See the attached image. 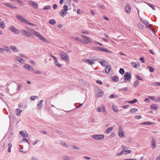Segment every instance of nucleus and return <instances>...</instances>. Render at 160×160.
<instances>
[{
    "label": "nucleus",
    "mask_w": 160,
    "mask_h": 160,
    "mask_svg": "<svg viewBox=\"0 0 160 160\" xmlns=\"http://www.w3.org/2000/svg\"><path fill=\"white\" fill-rule=\"evenodd\" d=\"M16 16L17 18L20 20L21 22H23L25 24H28L31 26H36L34 24L28 22L25 18H22V16L17 14L16 15Z\"/></svg>",
    "instance_id": "f257e3e1"
},
{
    "label": "nucleus",
    "mask_w": 160,
    "mask_h": 160,
    "mask_svg": "<svg viewBox=\"0 0 160 160\" xmlns=\"http://www.w3.org/2000/svg\"><path fill=\"white\" fill-rule=\"evenodd\" d=\"M59 54L64 61L69 62V57L67 54L63 51H61L59 52Z\"/></svg>",
    "instance_id": "f03ea898"
},
{
    "label": "nucleus",
    "mask_w": 160,
    "mask_h": 160,
    "mask_svg": "<svg viewBox=\"0 0 160 160\" xmlns=\"http://www.w3.org/2000/svg\"><path fill=\"white\" fill-rule=\"evenodd\" d=\"M22 33L27 38H29L32 36V33L29 31L25 29H22L21 30Z\"/></svg>",
    "instance_id": "7ed1b4c3"
},
{
    "label": "nucleus",
    "mask_w": 160,
    "mask_h": 160,
    "mask_svg": "<svg viewBox=\"0 0 160 160\" xmlns=\"http://www.w3.org/2000/svg\"><path fill=\"white\" fill-rule=\"evenodd\" d=\"M35 36L36 37L38 38L40 40H42L43 42L47 43L49 42V41L47 40L44 37L41 36L40 34L38 33V32H35Z\"/></svg>",
    "instance_id": "20e7f679"
},
{
    "label": "nucleus",
    "mask_w": 160,
    "mask_h": 160,
    "mask_svg": "<svg viewBox=\"0 0 160 160\" xmlns=\"http://www.w3.org/2000/svg\"><path fill=\"white\" fill-rule=\"evenodd\" d=\"M104 136L103 135H94L91 137L96 140H102L104 138Z\"/></svg>",
    "instance_id": "39448f33"
},
{
    "label": "nucleus",
    "mask_w": 160,
    "mask_h": 160,
    "mask_svg": "<svg viewBox=\"0 0 160 160\" xmlns=\"http://www.w3.org/2000/svg\"><path fill=\"white\" fill-rule=\"evenodd\" d=\"M124 77V79L126 81H129L131 80V75L128 72H127L125 73Z\"/></svg>",
    "instance_id": "423d86ee"
},
{
    "label": "nucleus",
    "mask_w": 160,
    "mask_h": 160,
    "mask_svg": "<svg viewBox=\"0 0 160 160\" xmlns=\"http://www.w3.org/2000/svg\"><path fill=\"white\" fill-rule=\"evenodd\" d=\"M118 134L119 137L121 138H122L124 137V133L121 126H119V127Z\"/></svg>",
    "instance_id": "0eeeda50"
},
{
    "label": "nucleus",
    "mask_w": 160,
    "mask_h": 160,
    "mask_svg": "<svg viewBox=\"0 0 160 160\" xmlns=\"http://www.w3.org/2000/svg\"><path fill=\"white\" fill-rule=\"evenodd\" d=\"M9 30L14 33L17 34H18L19 32V30L18 29H17L14 27L12 26L10 27L9 28Z\"/></svg>",
    "instance_id": "6e6552de"
},
{
    "label": "nucleus",
    "mask_w": 160,
    "mask_h": 160,
    "mask_svg": "<svg viewBox=\"0 0 160 160\" xmlns=\"http://www.w3.org/2000/svg\"><path fill=\"white\" fill-rule=\"evenodd\" d=\"M98 51H103L105 52L111 53H112V52L108 50V49L104 48L102 47H99L98 48Z\"/></svg>",
    "instance_id": "1a4fd4ad"
},
{
    "label": "nucleus",
    "mask_w": 160,
    "mask_h": 160,
    "mask_svg": "<svg viewBox=\"0 0 160 160\" xmlns=\"http://www.w3.org/2000/svg\"><path fill=\"white\" fill-rule=\"evenodd\" d=\"M29 4L32 7L35 9H36L38 7V4L33 1H29Z\"/></svg>",
    "instance_id": "9d476101"
},
{
    "label": "nucleus",
    "mask_w": 160,
    "mask_h": 160,
    "mask_svg": "<svg viewBox=\"0 0 160 160\" xmlns=\"http://www.w3.org/2000/svg\"><path fill=\"white\" fill-rule=\"evenodd\" d=\"M24 68L30 71H32L34 70L33 68L28 64H24Z\"/></svg>",
    "instance_id": "9b49d317"
},
{
    "label": "nucleus",
    "mask_w": 160,
    "mask_h": 160,
    "mask_svg": "<svg viewBox=\"0 0 160 160\" xmlns=\"http://www.w3.org/2000/svg\"><path fill=\"white\" fill-rule=\"evenodd\" d=\"M125 10L127 13H129L131 10V7L129 4H127L125 7Z\"/></svg>",
    "instance_id": "f8f14e48"
},
{
    "label": "nucleus",
    "mask_w": 160,
    "mask_h": 160,
    "mask_svg": "<svg viewBox=\"0 0 160 160\" xmlns=\"http://www.w3.org/2000/svg\"><path fill=\"white\" fill-rule=\"evenodd\" d=\"M4 4L6 6L12 9H17L18 8L16 7H15L12 4L8 3H5Z\"/></svg>",
    "instance_id": "ddd939ff"
},
{
    "label": "nucleus",
    "mask_w": 160,
    "mask_h": 160,
    "mask_svg": "<svg viewBox=\"0 0 160 160\" xmlns=\"http://www.w3.org/2000/svg\"><path fill=\"white\" fill-rule=\"evenodd\" d=\"M68 13V12L67 10H65L64 9L61 10L60 12V15L62 16L63 17L64 16L66 15Z\"/></svg>",
    "instance_id": "4468645a"
},
{
    "label": "nucleus",
    "mask_w": 160,
    "mask_h": 160,
    "mask_svg": "<svg viewBox=\"0 0 160 160\" xmlns=\"http://www.w3.org/2000/svg\"><path fill=\"white\" fill-rule=\"evenodd\" d=\"M19 133L22 137H27L28 136V134L26 132V131H20Z\"/></svg>",
    "instance_id": "2eb2a0df"
},
{
    "label": "nucleus",
    "mask_w": 160,
    "mask_h": 160,
    "mask_svg": "<svg viewBox=\"0 0 160 160\" xmlns=\"http://www.w3.org/2000/svg\"><path fill=\"white\" fill-rule=\"evenodd\" d=\"M111 66L109 65H107L105 68V71L106 73H108L110 71L111 69Z\"/></svg>",
    "instance_id": "dca6fc26"
},
{
    "label": "nucleus",
    "mask_w": 160,
    "mask_h": 160,
    "mask_svg": "<svg viewBox=\"0 0 160 160\" xmlns=\"http://www.w3.org/2000/svg\"><path fill=\"white\" fill-rule=\"evenodd\" d=\"M16 59L18 61L22 63H23L25 62V61L24 59L22 58H21L18 56L16 57Z\"/></svg>",
    "instance_id": "f3484780"
},
{
    "label": "nucleus",
    "mask_w": 160,
    "mask_h": 160,
    "mask_svg": "<svg viewBox=\"0 0 160 160\" xmlns=\"http://www.w3.org/2000/svg\"><path fill=\"white\" fill-rule=\"evenodd\" d=\"M81 36L82 38L86 39L88 42H92V41L91 40L90 38H89L88 37H87V36H86L83 34H82V35H81Z\"/></svg>",
    "instance_id": "a211bd4d"
},
{
    "label": "nucleus",
    "mask_w": 160,
    "mask_h": 160,
    "mask_svg": "<svg viewBox=\"0 0 160 160\" xmlns=\"http://www.w3.org/2000/svg\"><path fill=\"white\" fill-rule=\"evenodd\" d=\"M131 65L132 67L135 68H137V67L140 66V63L138 62H134L131 63Z\"/></svg>",
    "instance_id": "6ab92c4d"
},
{
    "label": "nucleus",
    "mask_w": 160,
    "mask_h": 160,
    "mask_svg": "<svg viewBox=\"0 0 160 160\" xmlns=\"http://www.w3.org/2000/svg\"><path fill=\"white\" fill-rule=\"evenodd\" d=\"M14 82L17 83L18 84L17 90L18 91H20L22 88V85L19 83H17L15 81H13Z\"/></svg>",
    "instance_id": "aec40b11"
},
{
    "label": "nucleus",
    "mask_w": 160,
    "mask_h": 160,
    "mask_svg": "<svg viewBox=\"0 0 160 160\" xmlns=\"http://www.w3.org/2000/svg\"><path fill=\"white\" fill-rule=\"evenodd\" d=\"M85 61L91 65L95 63L94 61L93 60L87 59Z\"/></svg>",
    "instance_id": "412c9836"
},
{
    "label": "nucleus",
    "mask_w": 160,
    "mask_h": 160,
    "mask_svg": "<svg viewBox=\"0 0 160 160\" xmlns=\"http://www.w3.org/2000/svg\"><path fill=\"white\" fill-rule=\"evenodd\" d=\"M22 110L19 109L18 108H17L15 110V112H16V114L18 116H19L21 115V113L22 112Z\"/></svg>",
    "instance_id": "4be33fe9"
},
{
    "label": "nucleus",
    "mask_w": 160,
    "mask_h": 160,
    "mask_svg": "<svg viewBox=\"0 0 160 160\" xmlns=\"http://www.w3.org/2000/svg\"><path fill=\"white\" fill-rule=\"evenodd\" d=\"M150 108L152 110H156L158 109V107L155 104H153L151 105Z\"/></svg>",
    "instance_id": "5701e85b"
},
{
    "label": "nucleus",
    "mask_w": 160,
    "mask_h": 160,
    "mask_svg": "<svg viewBox=\"0 0 160 160\" xmlns=\"http://www.w3.org/2000/svg\"><path fill=\"white\" fill-rule=\"evenodd\" d=\"M142 124L143 125H151L154 124V123L153 122H145L142 123Z\"/></svg>",
    "instance_id": "b1692460"
},
{
    "label": "nucleus",
    "mask_w": 160,
    "mask_h": 160,
    "mask_svg": "<svg viewBox=\"0 0 160 160\" xmlns=\"http://www.w3.org/2000/svg\"><path fill=\"white\" fill-rule=\"evenodd\" d=\"M43 100H41L38 104V108L39 109H40L43 105L42 103L43 102Z\"/></svg>",
    "instance_id": "393cba45"
},
{
    "label": "nucleus",
    "mask_w": 160,
    "mask_h": 160,
    "mask_svg": "<svg viewBox=\"0 0 160 160\" xmlns=\"http://www.w3.org/2000/svg\"><path fill=\"white\" fill-rule=\"evenodd\" d=\"M11 49L12 51L15 52H18V49L14 46H12L11 47Z\"/></svg>",
    "instance_id": "a878e982"
},
{
    "label": "nucleus",
    "mask_w": 160,
    "mask_h": 160,
    "mask_svg": "<svg viewBox=\"0 0 160 160\" xmlns=\"http://www.w3.org/2000/svg\"><path fill=\"white\" fill-rule=\"evenodd\" d=\"M26 29L29 30L30 31L33 32V33L35 35V32H37L33 29L30 27H27V28H26Z\"/></svg>",
    "instance_id": "bb28decb"
},
{
    "label": "nucleus",
    "mask_w": 160,
    "mask_h": 160,
    "mask_svg": "<svg viewBox=\"0 0 160 160\" xmlns=\"http://www.w3.org/2000/svg\"><path fill=\"white\" fill-rule=\"evenodd\" d=\"M54 64L55 66L59 68H61L62 67V65L58 62L57 59L55 61Z\"/></svg>",
    "instance_id": "cd10ccee"
},
{
    "label": "nucleus",
    "mask_w": 160,
    "mask_h": 160,
    "mask_svg": "<svg viewBox=\"0 0 160 160\" xmlns=\"http://www.w3.org/2000/svg\"><path fill=\"white\" fill-rule=\"evenodd\" d=\"M112 79L114 82H116L118 81L119 79L117 76H114L112 78Z\"/></svg>",
    "instance_id": "c85d7f7f"
},
{
    "label": "nucleus",
    "mask_w": 160,
    "mask_h": 160,
    "mask_svg": "<svg viewBox=\"0 0 160 160\" xmlns=\"http://www.w3.org/2000/svg\"><path fill=\"white\" fill-rule=\"evenodd\" d=\"M49 23L52 25H54L56 23V21L54 19H51L49 21Z\"/></svg>",
    "instance_id": "c756f323"
},
{
    "label": "nucleus",
    "mask_w": 160,
    "mask_h": 160,
    "mask_svg": "<svg viewBox=\"0 0 160 160\" xmlns=\"http://www.w3.org/2000/svg\"><path fill=\"white\" fill-rule=\"evenodd\" d=\"M8 152H11V148L12 147V145L10 143H9L8 144Z\"/></svg>",
    "instance_id": "7c9ffc66"
},
{
    "label": "nucleus",
    "mask_w": 160,
    "mask_h": 160,
    "mask_svg": "<svg viewBox=\"0 0 160 160\" xmlns=\"http://www.w3.org/2000/svg\"><path fill=\"white\" fill-rule=\"evenodd\" d=\"M146 3L151 7L153 10H156L155 7L152 4L148 3Z\"/></svg>",
    "instance_id": "2f4dec72"
},
{
    "label": "nucleus",
    "mask_w": 160,
    "mask_h": 160,
    "mask_svg": "<svg viewBox=\"0 0 160 160\" xmlns=\"http://www.w3.org/2000/svg\"><path fill=\"white\" fill-rule=\"evenodd\" d=\"M121 147L123 148V149L122 150V151L120 152V154L121 155V156L125 152V148H126L125 146L123 145Z\"/></svg>",
    "instance_id": "473e14b6"
},
{
    "label": "nucleus",
    "mask_w": 160,
    "mask_h": 160,
    "mask_svg": "<svg viewBox=\"0 0 160 160\" xmlns=\"http://www.w3.org/2000/svg\"><path fill=\"white\" fill-rule=\"evenodd\" d=\"M139 82L138 80H136V81H135L134 83L133 87L134 88H136L137 87L139 84Z\"/></svg>",
    "instance_id": "72a5a7b5"
},
{
    "label": "nucleus",
    "mask_w": 160,
    "mask_h": 160,
    "mask_svg": "<svg viewBox=\"0 0 160 160\" xmlns=\"http://www.w3.org/2000/svg\"><path fill=\"white\" fill-rule=\"evenodd\" d=\"M152 148L153 149H154L156 147V142L154 140H152Z\"/></svg>",
    "instance_id": "f704fd0d"
},
{
    "label": "nucleus",
    "mask_w": 160,
    "mask_h": 160,
    "mask_svg": "<svg viewBox=\"0 0 160 160\" xmlns=\"http://www.w3.org/2000/svg\"><path fill=\"white\" fill-rule=\"evenodd\" d=\"M138 111V109L135 108H133L130 110V112L131 113L135 112Z\"/></svg>",
    "instance_id": "c9c22d12"
},
{
    "label": "nucleus",
    "mask_w": 160,
    "mask_h": 160,
    "mask_svg": "<svg viewBox=\"0 0 160 160\" xmlns=\"http://www.w3.org/2000/svg\"><path fill=\"white\" fill-rule=\"evenodd\" d=\"M113 110L115 112H117L118 111V108L115 106L112 105V106Z\"/></svg>",
    "instance_id": "e433bc0d"
},
{
    "label": "nucleus",
    "mask_w": 160,
    "mask_h": 160,
    "mask_svg": "<svg viewBox=\"0 0 160 160\" xmlns=\"http://www.w3.org/2000/svg\"><path fill=\"white\" fill-rule=\"evenodd\" d=\"M60 143L62 145L63 147H65L67 148L69 147V146L67 145L64 142H63L62 141L60 142Z\"/></svg>",
    "instance_id": "4c0bfd02"
},
{
    "label": "nucleus",
    "mask_w": 160,
    "mask_h": 160,
    "mask_svg": "<svg viewBox=\"0 0 160 160\" xmlns=\"http://www.w3.org/2000/svg\"><path fill=\"white\" fill-rule=\"evenodd\" d=\"M119 73L122 75L125 73V71L123 68H120L119 70Z\"/></svg>",
    "instance_id": "58836bf2"
},
{
    "label": "nucleus",
    "mask_w": 160,
    "mask_h": 160,
    "mask_svg": "<svg viewBox=\"0 0 160 160\" xmlns=\"http://www.w3.org/2000/svg\"><path fill=\"white\" fill-rule=\"evenodd\" d=\"M38 98V97L36 96H32L30 97V99L32 101H33Z\"/></svg>",
    "instance_id": "ea45409f"
},
{
    "label": "nucleus",
    "mask_w": 160,
    "mask_h": 160,
    "mask_svg": "<svg viewBox=\"0 0 160 160\" xmlns=\"http://www.w3.org/2000/svg\"><path fill=\"white\" fill-rule=\"evenodd\" d=\"M51 8V7L50 6H46L43 8V10H50Z\"/></svg>",
    "instance_id": "a19ab883"
},
{
    "label": "nucleus",
    "mask_w": 160,
    "mask_h": 160,
    "mask_svg": "<svg viewBox=\"0 0 160 160\" xmlns=\"http://www.w3.org/2000/svg\"><path fill=\"white\" fill-rule=\"evenodd\" d=\"M113 129L112 127L108 128L106 131V132L107 133H109Z\"/></svg>",
    "instance_id": "79ce46f5"
},
{
    "label": "nucleus",
    "mask_w": 160,
    "mask_h": 160,
    "mask_svg": "<svg viewBox=\"0 0 160 160\" xmlns=\"http://www.w3.org/2000/svg\"><path fill=\"white\" fill-rule=\"evenodd\" d=\"M81 32L82 33L86 34H88L89 33V32L88 31L86 30H82L81 31Z\"/></svg>",
    "instance_id": "37998d69"
},
{
    "label": "nucleus",
    "mask_w": 160,
    "mask_h": 160,
    "mask_svg": "<svg viewBox=\"0 0 160 160\" xmlns=\"http://www.w3.org/2000/svg\"><path fill=\"white\" fill-rule=\"evenodd\" d=\"M22 141L23 142H27L28 144H29V141H28V139L26 138H22Z\"/></svg>",
    "instance_id": "c03bdc74"
},
{
    "label": "nucleus",
    "mask_w": 160,
    "mask_h": 160,
    "mask_svg": "<svg viewBox=\"0 0 160 160\" xmlns=\"http://www.w3.org/2000/svg\"><path fill=\"white\" fill-rule=\"evenodd\" d=\"M5 24L3 22H1L0 23V27L2 28H4L5 27Z\"/></svg>",
    "instance_id": "a18cd8bd"
},
{
    "label": "nucleus",
    "mask_w": 160,
    "mask_h": 160,
    "mask_svg": "<svg viewBox=\"0 0 160 160\" xmlns=\"http://www.w3.org/2000/svg\"><path fill=\"white\" fill-rule=\"evenodd\" d=\"M138 28L141 29H142L143 28V26L142 23H138Z\"/></svg>",
    "instance_id": "49530a36"
},
{
    "label": "nucleus",
    "mask_w": 160,
    "mask_h": 160,
    "mask_svg": "<svg viewBox=\"0 0 160 160\" xmlns=\"http://www.w3.org/2000/svg\"><path fill=\"white\" fill-rule=\"evenodd\" d=\"M148 67L149 69V71L151 72H153L154 71V68L149 66H148Z\"/></svg>",
    "instance_id": "de8ad7c7"
},
{
    "label": "nucleus",
    "mask_w": 160,
    "mask_h": 160,
    "mask_svg": "<svg viewBox=\"0 0 160 160\" xmlns=\"http://www.w3.org/2000/svg\"><path fill=\"white\" fill-rule=\"evenodd\" d=\"M4 47L5 50H6L8 52H11L8 46H5Z\"/></svg>",
    "instance_id": "09e8293b"
},
{
    "label": "nucleus",
    "mask_w": 160,
    "mask_h": 160,
    "mask_svg": "<svg viewBox=\"0 0 160 160\" xmlns=\"http://www.w3.org/2000/svg\"><path fill=\"white\" fill-rule=\"evenodd\" d=\"M137 101V100L136 98H134L132 100L130 101V102L131 104H133L136 102Z\"/></svg>",
    "instance_id": "8fccbe9b"
},
{
    "label": "nucleus",
    "mask_w": 160,
    "mask_h": 160,
    "mask_svg": "<svg viewBox=\"0 0 160 160\" xmlns=\"http://www.w3.org/2000/svg\"><path fill=\"white\" fill-rule=\"evenodd\" d=\"M153 84L154 86H160V82H154Z\"/></svg>",
    "instance_id": "3c124183"
},
{
    "label": "nucleus",
    "mask_w": 160,
    "mask_h": 160,
    "mask_svg": "<svg viewBox=\"0 0 160 160\" xmlns=\"http://www.w3.org/2000/svg\"><path fill=\"white\" fill-rule=\"evenodd\" d=\"M146 26L148 24H149V22L146 20H142V22Z\"/></svg>",
    "instance_id": "603ef678"
},
{
    "label": "nucleus",
    "mask_w": 160,
    "mask_h": 160,
    "mask_svg": "<svg viewBox=\"0 0 160 160\" xmlns=\"http://www.w3.org/2000/svg\"><path fill=\"white\" fill-rule=\"evenodd\" d=\"M63 159L65 160H70L69 157L67 156H63Z\"/></svg>",
    "instance_id": "864d4df0"
},
{
    "label": "nucleus",
    "mask_w": 160,
    "mask_h": 160,
    "mask_svg": "<svg viewBox=\"0 0 160 160\" xmlns=\"http://www.w3.org/2000/svg\"><path fill=\"white\" fill-rule=\"evenodd\" d=\"M105 60L103 59H101V62L100 61L101 65L102 66H104L105 65Z\"/></svg>",
    "instance_id": "5fc2aeb1"
},
{
    "label": "nucleus",
    "mask_w": 160,
    "mask_h": 160,
    "mask_svg": "<svg viewBox=\"0 0 160 160\" xmlns=\"http://www.w3.org/2000/svg\"><path fill=\"white\" fill-rule=\"evenodd\" d=\"M74 39L77 41L81 42V39L78 37H76L74 38Z\"/></svg>",
    "instance_id": "6e6d98bb"
},
{
    "label": "nucleus",
    "mask_w": 160,
    "mask_h": 160,
    "mask_svg": "<svg viewBox=\"0 0 160 160\" xmlns=\"http://www.w3.org/2000/svg\"><path fill=\"white\" fill-rule=\"evenodd\" d=\"M96 82L100 85L102 84V82L100 80H97L96 81Z\"/></svg>",
    "instance_id": "4d7b16f0"
},
{
    "label": "nucleus",
    "mask_w": 160,
    "mask_h": 160,
    "mask_svg": "<svg viewBox=\"0 0 160 160\" xmlns=\"http://www.w3.org/2000/svg\"><path fill=\"white\" fill-rule=\"evenodd\" d=\"M136 77L137 79L139 80H142V78H140L139 76L138 75H136Z\"/></svg>",
    "instance_id": "13d9d810"
},
{
    "label": "nucleus",
    "mask_w": 160,
    "mask_h": 160,
    "mask_svg": "<svg viewBox=\"0 0 160 160\" xmlns=\"http://www.w3.org/2000/svg\"><path fill=\"white\" fill-rule=\"evenodd\" d=\"M120 90L121 91H127L128 89L127 88H123L120 89Z\"/></svg>",
    "instance_id": "bf43d9fd"
},
{
    "label": "nucleus",
    "mask_w": 160,
    "mask_h": 160,
    "mask_svg": "<svg viewBox=\"0 0 160 160\" xmlns=\"http://www.w3.org/2000/svg\"><path fill=\"white\" fill-rule=\"evenodd\" d=\"M148 98L149 99H152V100H155V101L156 100L155 99V97H154L149 96H148Z\"/></svg>",
    "instance_id": "052dcab7"
},
{
    "label": "nucleus",
    "mask_w": 160,
    "mask_h": 160,
    "mask_svg": "<svg viewBox=\"0 0 160 160\" xmlns=\"http://www.w3.org/2000/svg\"><path fill=\"white\" fill-rule=\"evenodd\" d=\"M125 152L126 154H127L128 153H130L131 152V151L130 150H125Z\"/></svg>",
    "instance_id": "680f3d73"
},
{
    "label": "nucleus",
    "mask_w": 160,
    "mask_h": 160,
    "mask_svg": "<svg viewBox=\"0 0 160 160\" xmlns=\"http://www.w3.org/2000/svg\"><path fill=\"white\" fill-rule=\"evenodd\" d=\"M116 97V95L115 94H111L109 96L110 98H113Z\"/></svg>",
    "instance_id": "e2e57ef3"
},
{
    "label": "nucleus",
    "mask_w": 160,
    "mask_h": 160,
    "mask_svg": "<svg viewBox=\"0 0 160 160\" xmlns=\"http://www.w3.org/2000/svg\"><path fill=\"white\" fill-rule=\"evenodd\" d=\"M146 26L147 28H149L150 30L152 28L151 24H148Z\"/></svg>",
    "instance_id": "0e129e2a"
},
{
    "label": "nucleus",
    "mask_w": 160,
    "mask_h": 160,
    "mask_svg": "<svg viewBox=\"0 0 160 160\" xmlns=\"http://www.w3.org/2000/svg\"><path fill=\"white\" fill-rule=\"evenodd\" d=\"M58 7V5L56 4H54L52 6L53 8L54 9H56V8Z\"/></svg>",
    "instance_id": "69168bd1"
},
{
    "label": "nucleus",
    "mask_w": 160,
    "mask_h": 160,
    "mask_svg": "<svg viewBox=\"0 0 160 160\" xmlns=\"http://www.w3.org/2000/svg\"><path fill=\"white\" fill-rule=\"evenodd\" d=\"M135 117L138 120L140 119L141 118V116L137 115L135 116Z\"/></svg>",
    "instance_id": "338daca9"
},
{
    "label": "nucleus",
    "mask_w": 160,
    "mask_h": 160,
    "mask_svg": "<svg viewBox=\"0 0 160 160\" xmlns=\"http://www.w3.org/2000/svg\"><path fill=\"white\" fill-rule=\"evenodd\" d=\"M129 107V105H125L124 106H122V108H123L125 109L126 108H128Z\"/></svg>",
    "instance_id": "774afa93"
}]
</instances>
